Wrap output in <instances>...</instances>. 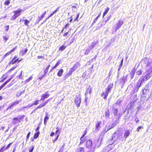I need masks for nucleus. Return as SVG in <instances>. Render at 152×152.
Here are the masks:
<instances>
[{
    "mask_svg": "<svg viewBox=\"0 0 152 152\" xmlns=\"http://www.w3.org/2000/svg\"><path fill=\"white\" fill-rule=\"evenodd\" d=\"M42 18H41V16H39L38 19L39 20V21L41 20Z\"/></svg>",
    "mask_w": 152,
    "mask_h": 152,
    "instance_id": "obj_64",
    "label": "nucleus"
},
{
    "mask_svg": "<svg viewBox=\"0 0 152 152\" xmlns=\"http://www.w3.org/2000/svg\"><path fill=\"white\" fill-rule=\"evenodd\" d=\"M130 134V131L129 130H126L124 134V140H125L129 136Z\"/></svg>",
    "mask_w": 152,
    "mask_h": 152,
    "instance_id": "obj_15",
    "label": "nucleus"
},
{
    "mask_svg": "<svg viewBox=\"0 0 152 152\" xmlns=\"http://www.w3.org/2000/svg\"><path fill=\"white\" fill-rule=\"evenodd\" d=\"M60 7H58L56 10H55L53 12V13L55 14L56 12L58 10Z\"/></svg>",
    "mask_w": 152,
    "mask_h": 152,
    "instance_id": "obj_55",
    "label": "nucleus"
},
{
    "mask_svg": "<svg viewBox=\"0 0 152 152\" xmlns=\"http://www.w3.org/2000/svg\"><path fill=\"white\" fill-rule=\"evenodd\" d=\"M49 119V117L48 116V113H47L44 118V124L45 125H46L47 121Z\"/></svg>",
    "mask_w": 152,
    "mask_h": 152,
    "instance_id": "obj_23",
    "label": "nucleus"
},
{
    "mask_svg": "<svg viewBox=\"0 0 152 152\" xmlns=\"http://www.w3.org/2000/svg\"><path fill=\"white\" fill-rule=\"evenodd\" d=\"M15 76V75H11V77L7 80L4 83L6 85L10 81L11 79L14 77Z\"/></svg>",
    "mask_w": 152,
    "mask_h": 152,
    "instance_id": "obj_26",
    "label": "nucleus"
},
{
    "mask_svg": "<svg viewBox=\"0 0 152 152\" xmlns=\"http://www.w3.org/2000/svg\"><path fill=\"white\" fill-rule=\"evenodd\" d=\"M109 92L106 91L105 92H103L101 95L102 96H104L103 98L105 99H106L108 95Z\"/></svg>",
    "mask_w": 152,
    "mask_h": 152,
    "instance_id": "obj_20",
    "label": "nucleus"
},
{
    "mask_svg": "<svg viewBox=\"0 0 152 152\" xmlns=\"http://www.w3.org/2000/svg\"><path fill=\"white\" fill-rule=\"evenodd\" d=\"M86 141V140L85 138H84V137L81 136L80 138V141L79 145L83 143Z\"/></svg>",
    "mask_w": 152,
    "mask_h": 152,
    "instance_id": "obj_19",
    "label": "nucleus"
},
{
    "mask_svg": "<svg viewBox=\"0 0 152 152\" xmlns=\"http://www.w3.org/2000/svg\"><path fill=\"white\" fill-rule=\"evenodd\" d=\"M31 132H29L28 133V134L27 135V136H26V140L27 141L28 140L29 138L30 135V134H31Z\"/></svg>",
    "mask_w": 152,
    "mask_h": 152,
    "instance_id": "obj_54",
    "label": "nucleus"
},
{
    "mask_svg": "<svg viewBox=\"0 0 152 152\" xmlns=\"http://www.w3.org/2000/svg\"><path fill=\"white\" fill-rule=\"evenodd\" d=\"M50 96V94H49L48 91L45 92V94H42L41 96L40 100L44 101L45 99L48 98Z\"/></svg>",
    "mask_w": 152,
    "mask_h": 152,
    "instance_id": "obj_6",
    "label": "nucleus"
},
{
    "mask_svg": "<svg viewBox=\"0 0 152 152\" xmlns=\"http://www.w3.org/2000/svg\"><path fill=\"white\" fill-rule=\"evenodd\" d=\"M98 18L97 17H96L94 20V21L93 22V23L92 24H93L94 23H95V22H96L97 21V20L98 19Z\"/></svg>",
    "mask_w": 152,
    "mask_h": 152,
    "instance_id": "obj_51",
    "label": "nucleus"
},
{
    "mask_svg": "<svg viewBox=\"0 0 152 152\" xmlns=\"http://www.w3.org/2000/svg\"><path fill=\"white\" fill-rule=\"evenodd\" d=\"M69 32H65L63 35V36L64 37H66L67 36Z\"/></svg>",
    "mask_w": 152,
    "mask_h": 152,
    "instance_id": "obj_57",
    "label": "nucleus"
},
{
    "mask_svg": "<svg viewBox=\"0 0 152 152\" xmlns=\"http://www.w3.org/2000/svg\"><path fill=\"white\" fill-rule=\"evenodd\" d=\"M43 56H37V58L38 59H39L43 58Z\"/></svg>",
    "mask_w": 152,
    "mask_h": 152,
    "instance_id": "obj_61",
    "label": "nucleus"
},
{
    "mask_svg": "<svg viewBox=\"0 0 152 152\" xmlns=\"http://www.w3.org/2000/svg\"><path fill=\"white\" fill-rule=\"evenodd\" d=\"M40 128V126H38V127H37L36 129V131L37 132H38V131H39V129Z\"/></svg>",
    "mask_w": 152,
    "mask_h": 152,
    "instance_id": "obj_58",
    "label": "nucleus"
},
{
    "mask_svg": "<svg viewBox=\"0 0 152 152\" xmlns=\"http://www.w3.org/2000/svg\"><path fill=\"white\" fill-rule=\"evenodd\" d=\"M10 3V1L9 0H6L4 3V4L5 5H8Z\"/></svg>",
    "mask_w": 152,
    "mask_h": 152,
    "instance_id": "obj_38",
    "label": "nucleus"
},
{
    "mask_svg": "<svg viewBox=\"0 0 152 152\" xmlns=\"http://www.w3.org/2000/svg\"><path fill=\"white\" fill-rule=\"evenodd\" d=\"M144 81V78H140L139 80L137 83V86L138 88L141 86L142 83Z\"/></svg>",
    "mask_w": 152,
    "mask_h": 152,
    "instance_id": "obj_10",
    "label": "nucleus"
},
{
    "mask_svg": "<svg viewBox=\"0 0 152 152\" xmlns=\"http://www.w3.org/2000/svg\"><path fill=\"white\" fill-rule=\"evenodd\" d=\"M6 85L3 83L0 86V91Z\"/></svg>",
    "mask_w": 152,
    "mask_h": 152,
    "instance_id": "obj_53",
    "label": "nucleus"
},
{
    "mask_svg": "<svg viewBox=\"0 0 152 152\" xmlns=\"http://www.w3.org/2000/svg\"><path fill=\"white\" fill-rule=\"evenodd\" d=\"M40 134V132L39 131H38V132H37L36 133H35L34 136H33V138L34 139H36L37 138H38L39 137V135Z\"/></svg>",
    "mask_w": 152,
    "mask_h": 152,
    "instance_id": "obj_27",
    "label": "nucleus"
},
{
    "mask_svg": "<svg viewBox=\"0 0 152 152\" xmlns=\"http://www.w3.org/2000/svg\"><path fill=\"white\" fill-rule=\"evenodd\" d=\"M75 15H72L70 17V18H69V19H70V20L69 21V22L70 23H71L72 21V20H73L72 16L75 17Z\"/></svg>",
    "mask_w": 152,
    "mask_h": 152,
    "instance_id": "obj_52",
    "label": "nucleus"
},
{
    "mask_svg": "<svg viewBox=\"0 0 152 152\" xmlns=\"http://www.w3.org/2000/svg\"><path fill=\"white\" fill-rule=\"evenodd\" d=\"M80 65V64H79L78 65L77 64H75L74 65L73 67L70 68V69L73 72L77 69V68Z\"/></svg>",
    "mask_w": 152,
    "mask_h": 152,
    "instance_id": "obj_13",
    "label": "nucleus"
},
{
    "mask_svg": "<svg viewBox=\"0 0 152 152\" xmlns=\"http://www.w3.org/2000/svg\"><path fill=\"white\" fill-rule=\"evenodd\" d=\"M32 78H33V77L32 76H30L28 79L26 80L25 82H28L29 81H30V80H31L32 79Z\"/></svg>",
    "mask_w": 152,
    "mask_h": 152,
    "instance_id": "obj_44",
    "label": "nucleus"
},
{
    "mask_svg": "<svg viewBox=\"0 0 152 152\" xmlns=\"http://www.w3.org/2000/svg\"><path fill=\"white\" fill-rule=\"evenodd\" d=\"M50 65H48L47 67L44 69V74L46 75L47 73L48 72L49 68L50 67Z\"/></svg>",
    "mask_w": 152,
    "mask_h": 152,
    "instance_id": "obj_30",
    "label": "nucleus"
},
{
    "mask_svg": "<svg viewBox=\"0 0 152 152\" xmlns=\"http://www.w3.org/2000/svg\"><path fill=\"white\" fill-rule=\"evenodd\" d=\"M72 72H73L70 69V70L69 71V72H68L67 74L64 77L65 78V79H66L68 77V75H69V76L71 75H72Z\"/></svg>",
    "mask_w": 152,
    "mask_h": 152,
    "instance_id": "obj_33",
    "label": "nucleus"
},
{
    "mask_svg": "<svg viewBox=\"0 0 152 152\" xmlns=\"http://www.w3.org/2000/svg\"><path fill=\"white\" fill-rule=\"evenodd\" d=\"M21 101V100H16V101H15V102H13V103H12V104H11V105H10L9 106L8 108H7V109H10L11 108V107L13 106H15L16 105H17L18 104H19V102Z\"/></svg>",
    "mask_w": 152,
    "mask_h": 152,
    "instance_id": "obj_11",
    "label": "nucleus"
},
{
    "mask_svg": "<svg viewBox=\"0 0 152 152\" xmlns=\"http://www.w3.org/2000/svg\"><path fill=\"white\" fill-rule=\"evenodd\" d=\"M22 60V58H21L20 59H19V58H17V56H15L8 63V65L10 66L11 65H13L15 64L16 63H19Z\"/></svg>",
    "mask_w": 152,
    "mask_h": 152,
    "instance_id": "obj_2",
    "label": "nucleus"
},
{
    "mask_svg": "<svg viewBox=\"0 0 152 152\" xmlns=\"http://www.w3.org/2000/svg\"><path fill=\"white\" fill-rule=\"evenodd\" d=\"M55 133L54 132H52L51 133L50 136L51 137H53Z\"/></svg>",
    "mask_w": 152,
    "mask_h": 152,
    "instance_id": "obj_60",
    "label": "nucleus"
},
{
    "mask_svg": "<svg viewBox=\"0 0 152 152\" xmlns=\"http://www.w3.org/2000/svg\"><path fill=\"white\" fill-rule=\"evenodd\" d=\"M17 48V46H15L14 48H13L10 51L7 52L4 56L3 57V59H4L5 58V57L7 56L10 55L12 53L14 52L15 50Z\"/></svg>",
    "mask_w": 152,
    "mask_h": 152,
    "instance_id": "obj_8",
    "label": "nucleus"
},
{
    "mask_svg": "<svg viewBox=\"0 0 152 152\" xmlns=\"http://www.w3.org/2000/svg\"><path fill=\"white\" fill-rule=\"evenodd\" d=\"M22 12V10L20 9H18V10L14 11L13 12L14 14L10 18V20L13 21L16 19L21 15V12Z\"/></svg>",
    "mask_w": 152,
    "mask_h": 152,
    "instance_id": "obj_1",
    "label": "nucleus"
},
{
    "mask_svg": "<svg viewBox=\"0 0 152 152\" xmlns=\"http://www.w3.org/2000/svg\"><path fill=\"white\" fill-rule=\"evenodd\" d=\"M118 137L119 138V140L121 141H123L124 140V137L122 136L121 134L120 136H118Z\"/></svg>",
    "mask_w": 152,
    "mask_h": 152,
    "instance_id": "obj_47",
    "label": "nucleus"
},
{
    "mask_svg": "<svg viewBox=\"0 0 152 152\" xmlns=\"http://www.w3.org/2000/svg\"><path fill=\"white\" fill-rule=\"evenodd\" d=\"M113 110V114L115 116H118V110L117 109L115 108Z\"/></svg>",
    "mask_w": 152,
    "mask_h": 152,
    "instance_id": "obj_31",
    "label": "nucleus"
},
{
    "mask_svg": "<svg viewBox=\"0 0 152 152\" xmlns=\"http://www.w3.org/2000/svg\"><path fill=\"white\" fill-rule=\"evenodd\" d=\"M75 102L76 104V106L77 107L80 106V104L81 102V100L80 95L76 96L75 99Z\"/></svg>",
    "mask_w": 152,
    "mask_h": 152,
    "instance_id": "obj_3",
    "label": "nucleus"
},
{
    "mask_svg": "<svg viewBox=\"0 0 152 152\" xmlns=\"http://www.w3.org/2000/svg\"><path fill=\"white\" fill-rule=\"evenodd\" d=\"M17 66H14L12 68H11L10 69H9L8 71L7 72H11L12 70L15 69L17 67Z\"/></svg>",
    "mask_w": 152,
    "mask_h": 152,
    "instance_id": "obj_42",
    "label": "nucleus"
},
{
    "mask_svg": "<svg viewBox=\"0 0 152 152\" xmlns=\"http://www.w3.org/2000/svg\"><path fill=\"white\" fill-rule=\"evenodd\" d=\"M34 146H31V148H29V152H32L34 149Z\"/></svg>",
    "mask_w": 152,
    "mask_h": 152,
    "instance_id": "obj_49",
    "label": "nucleus"
},
{
    "mask_svg": "<svg viewBox=\"0 0 152 152\" xmlns=\"http://www.w3.org/2000/svg\"><path fill=\"white\" fill-rule=\"evenodd\" d=\"M87 129H86V130H85V131L83 132V135L82 136H83V137H84L87 134Z\"/></svg>",
    "mask_w": 152,
    "mask_h": 152,
    "instance_id": "obj_50",
    "label": "nucleus"
},
{
    "mask_svg": "<svg viewBox=\"0 0 152 152\" xmlns=\"http://www.w3.org/2000/svg\"><path fill=\"white\" fill-rule=\"evenodd\" d=\"M123 58H122L121 60V63L118 66V71H119L120 70L121 68V67L122 66L123 64Z\"/></svg>",
    "mask_w": 152,
    "mask_h": 152,
    "instance_id": "obj_32",
    "label": "nucleus"
},
{
    "mask_svg": "<svg viewBox=\"0 0 152 152\" xmlns=\"http://www.w3.org/2000/svg\"><path fill=\"white\" fill-rule=\"evenodd\" d=\"M54 14V13L53 12L52 13H51L50 14V15H49L48 17L47 18V19H49L50 17L52 16Z\"/></svg>",
    "mask_w": 152,
    "mask_h": 152,
    "instance_id": "obj_56",
    "label": "nucleus"
},
{
    "mask_svg": "<svg viewBox=\"0 0 152 152\" xmlns=\"http://www.w3.org/2000/svg\"><path fill=\"white\" fill-rule=\"evenodd\" d=\"M152 76L151 74L149 73L145 75V80H148L150 77H151Z\"/></svg>",
    "mask_w": 152,
    "mask_h": 152,
    "instance_id": "obj_34",
    "label": "nucleus"
},
{
    "mask_svg": "<svg viewBox=\"0 0 152 152\" xmlns=\"http://www.w3.org/2000/svg\"><path fill=\"white\" fill-rule=\"evenodd\" d=\"M13 121H14V122L15 123H16L17 122V121H18V122H20V121L19 119V118L17 117H15L13 118Z\"/></svg>",
    "mask_w": 152,
    "mask_h": 152,
    "instance_id": "obj_39",
    "label": "nucleus"
},
{
    "mask_svg": "<svg viewBox=\"0 0 152 152\" xmlns=\"http://www.w3.org/2000/svg\"><path fill=\"white\" fill-rule=\"evenodd\" d=\"M63 70L62 69H60L58 71L57 73V75H58V76L59 77H61L63 74Z\"/></svg>",
    "mask_w": 152,
    "mask_h": 152,
    "instance_id": "obj_25",
    "label": "nucleus"
},
{
    "mask_svg": "<svg viewBox=\"0 0 152 152\" xmlns=\"http://www.w3.org/2000/svg\"><path fill=\"white\" fill-rule=\"evenodd\" d=\"M85 145L87 148H91L92 145V141L90 139L86 141L85 144Z\"/></svg>",
    "mask_w": 152,
    "mask_h": 152,
    "instance_id": "obj_9",
    "label": "nucleus"
},
{
    "mask_svg": "<svg viewBox=\"0 0 152 152\" xmlns=\"http://www.w3.org/2000/svg\"><path fill=\"white\" fill-rule=\"evenodd\" d=\"M12 142H10V143L7 145V146L5 147V148L4 149H3L4 148L5 146H4L0 149V152H3V151L4 150H5L7 149L12 144Z\"/></svg>",
    "mask_w": 152,
    "mask_h": 152,
    "instance_id": "obj_17",
    "label": "nucleus"
},
{
    "mask_svg": "<svg viewBox=\"0 0 152 152\" xmlns=\"http://www.w3.org/2000/svg\"><path fill=\"white\" fill-rule=\"evenodd\" d=\"M69 24L68 23H66L64 26V27L63 28V29L62 30V31H63L64 30V28H66L68 27H69Z\"/></svg>",
    "mask_w": 152,
    "mask_h": 152,
    "instance_id": "obj_43",
    "label": "nucleus"
},
{
    "mask_svg": "<svg viewBox=\"0 0 152 152\" xmlns=\"http://www.w3.org/2000/svg\"><path fill=\"white\" fill-rule=\"evenodd\" d=\"M142 71L141 70H139L137 71V74L138 75H140L142 74Z\"/></svg>",
    "mask_w": 152,
    "mask_h": 152,
    "instance_id": "obj_46",
    "label": "nucleus"
},
{
    "mask_svg": "<svg viewBox=\"0 0 152 152\" xmlns=\"http://www.w3.org/2000/svg\"><path fill=\"white\" fill-rule=\"evenodd\" d=\"M17 48V46H15L14 48H13L10 51L7 52L4 56L3 57V59H4L5 58V57L7 56L10 55L12 53L14 52L15 50Z\"/></svg>",
    "mask_w": 152,
    "mask_h": 152,
    "instance_id": "obj_7",
    "label": "nucleus"
},
{
    "mask_svg": "<svg viewBox=\"0 0 152 152\" xmlns=\"http://www.w3.org/2000/svg\"><path fill=\"white\" fill-rule=\"evenodd\" d=\"M143 60L144 61L145 63V62H146V61L148 62V64L147 65V66H148L149 65L150 63L148 61V58H145L143 59Z\"/></svg>",
    "mask_w": 152,
    "mask_h": 152,
    "instance_id": "obj_40",
    "label": "nucleus"
},
{
    "mask_svg": "<svg viewBox=\"0 0 152 152\" xmlns=\"http://www.w3.org/2000/svg\"><path fill=\"white\" fill-rule=\"evenodd\" d=\"M135 121H136V123H137L138 122L139 120V119H138V118H135Z\"/></svg>",
    "mask_w": 152,
    "mask_h": 152,
    "instance_id": "obj_59",
    "label": "nucleus"
},
{
    "mask_svg": "<svg viewBox=\"0 0 152 152\" xmlns=\"http://www.w3.org/2000/svg\"><path fill=\"white\" fill-rule=\"evenodd\" d=\"M45 75H43L42 77H39V80H41L42 78Z\"/></svg>",
    "mask_w": 152,
    "mask_h": 152,
    "instance_id": "obj_63",
    "label": "nucleus"
},
{
    "mask_svg": "<svg viewBox=\"0 0 152 152\" xmlns=\"http://www.w3.org/2000/svg\"><path fill=\"white\" fill-rule=\"evenodd\" d=\"M4 28L5 29V31H8L9 29V25L6 26H5Z\"/></svg>",
    "mask_w": 152,
    "mask_h": 152,
    "instance_id": "obj_45",
    "label": "nucleus"
},
{
    "mask_svg": "<svg viewBox=\"0 0 152 152\" xmlns=\"http://www.w3.org/2000/svg\"><path fill=\"white\" fill-rule=\"evenodd\" d=\"M101 124L102 121H99L96 123L95 124V129L96 131L99 130V128L100 127V125Z\"/></svg>",
    "mask_w": 152,
    "mask_h": 152,
    "instance_id": "obj_12",
    "label": "nucleus"
},
{
    "mask_svg": "<svg viewBox=\"0 0 152 152\" xmlns=\"http://www.w3.org/2000/svg\"><path fill=\"white\" fill-rule=\"evenodd\" d=\"M56 129H57V130L55 132L56 135H55V138L54 140H53V143H54L56 141L58 140L61 132L60 129H58V127H56Z\"/></svg>",
    "mask_w": 152,
    "mask_h": 152,
    "instance_id": "obj_4",
    "label": "nucleus"
},
{
    "mask_svg": "<svg viewBox=\"0 0 152 152\" xmlns=\"http://www.w3.org/2000/svg\"><path fill=\"white\" fill-rule=\"evenodd\" d=\"M7 77H4V78H3V79L0 82H3L6 79Z\"/></svg>",
    "mask_w": 152,
    "mask_h": 152,
    "instance_id": "obj_62",
    "label": "nucleus"
},
{
    "mask_svg": "<svg viewBox=\"0 0 152 152\" xmlns=\"http://www.w3.org/2000/svg\"><path fill=\"white\" fill-rule=\"evenodd\" d=\"M105 115L106 118H109L110 116V111L109 109L105 112Z\"/></svg>",
    "mask_w": 152,
    "mask_h": 152,
    "instance_id": "obj_22",
    "label": "nucleus"
},
{
    "mask_svg": "<svg viewBox=\"0 0 152 152\" xmlns=\"http://www.w3.org/2000/svg\"><path fill=\"white\" fill-rule=\"evenodd\" d=\"M60 64V61H58L56 62L55 65L54 66L52 67L51 68V69H50V72H51L54 69H55L58 65L59 64Z\"/></svg>",
    "mask_w": 152,
    "mask_h": 152,
    "instance_id": "obj_24",
    "label": "nucleus"
},
{
    "mask_svg": "<svg viewBox=\"0 0 152 152\" xmlns=\"http://www.w3.org/2000/svg\"><path fill=\"white\" fill-rule=\"evenodd\" d=\"M79 15H80V13H78L77 14V15L76 16H75V18L74 19V21H78V18L79 17Z\"/></svg>",
    "mask_w": 152,
    "mask_h": 152,
    "instance_id": "obj_36",
    "label": "nucleus"
},
{
    "mask_svg": "<svg viewBox=\"0 0 152 152\" xmlns=\"http://www.w3.org/2000/svg\"><path fill=\"white\" fill-rule=\"evenodd\" d=\"M50 99H48L46 100V101H45V102H44L42 104H39L35 109V110L38 109H40L41 108H42L44 106H45L46 104L48 103V102L50 101Z\"/></svg>",
    "mask_w": 152,
    "mask_h": 152,
    "instance_id": "obj_5",
    "label": "nucleus"
},
{
    "mask_svg": "<svg viewBox=\"0 0 152 152\" xmlns=\"http://www.w3.org/2000/svg\"><path fill=\"white\" fill-rule=\"evenodd\" d=\"M123 23L124 22L123 21L120 20H119L118 21V23L116 25V29H119L122 25Z\"/></svg>",
    "mask_w": 152,
    "mask_h": 152,
    "instance_id": "obj_16",
    "label": "nucleus"
},
{
    "mask_svg": "<svg viewBox=\"0 0 152 152\" xmlns=\"http://www.w3.org/2000/svg\"><path fill=\"white\" fill-rule=\"evenodd\" d=\"M143 126H138L137 129L136 130L137 132H139L140 129H143Z\"/></svg>",
    "mask_w": 152,
    "mask_h": 152,
    "instance_id": "obj_48",
    "label": "nucleus"
},
{
    "mask_svg": "<svg viewBox=\"0 0 152 152\" xmlns=\"http://www.w3.org/2000/svg\"><path fill=\"white\" fill-rule=\"evenodd\" d=\"M66 46L63 45L59 47V50L60 51H62L66 48Z\"/></svg>",
    "mask_w": 152,
    "mask_h": 152,
    "instance_id": "obj_29",
    "label": "nucleus"
},
{
    "mask_svg": "<svg viewBox=\"0 0 152 152\" xmlns=\"http://www.w3.org/2000/svg\"><path fill=\"white\" fill-rule=\"evenodd\" d=\"M3 37L4 43H5L9 39V37L6 36H3Z\"/></svg>",
    "mask_w": 152,
    "mask_h": 152,
    "instance_id": "obj_35",
    "label": "nucleus"
},
{
    "mask_svg": "<svg viewBox=\"0 0 152 152\" xmlns=\"http://www.w3.org/2000/svg\"><path fill=\"white\" fill-rule=\"evenodd\" d=\"M85 150V149L84 147H79L77 148L76 152H84Z\"/></svg>",
    "mask_w": 152,
    "mask_h": 152,
    "instance_id": "obj_14",
    "label": "nucleus"
},
{
    "mask_svg": "<svg viewBox=\"0 0 152 152\" xmlns=\"http://www.w3.org/2000/svg\"><path fill=\"white\" fill-rule=\"evenodd\" d=\"M28 50V49L27 48H26L24 50H22L20 52V54L22 56H23L25 54Z\"/></svg>",
    "mask_w": 152,
    "mask_h": 152,
    "instance_id": "obj_21",
    "label": "nucleus"
},
{
    "mask_svg": "<svg viewBox=\"0 0 152 152\" xmlns=\"http://www.w3.org/2000/svg\"><path fill=\"white\" fill-rule=\"evenodd\" d=\"M110 8L108 7H107L105 10L104 12L103 13V17L102 18H103L104 16L107 13L108 11L109 10Z\"/></svg>",
    "mask_w": 152,
    "mask_h": 152,
    "instance_id": "obj_28",
    "label": "nucleus"
},
{
    "mask_svg": "<svg viewBox=\"0 0 152 152\" xmlns=\"http://www.w3.org/2000/svg\"><path fill=\"white\" fill-rule=\"evenodd\" d=\"M29 23V21L27 20L26 19L24 20V24L26 26H28V24Z\"/></svg>",
    "mask_w": 152,
    "mask_h": 152,
    "instance_id": "obj_41",
    "label": "nucleus"
},
{
    "mask_svg": "<svg viewBox=\"0 0 152 152\" xmlns=\"http://www.w3.org/2000/svg\"><path fill=\"white\" fill-rule=\"evenodd\" d=\"M113 83H111L107 87V89H106V91L109 92L110 91L111 89L113 87Z\"/></svg>",
    "mask_w": 152,
    "mask_h": 152,
    "instance_id": "obj_18",
    "label": "nucleus"
},
{
    "mask_svg": "<svg viewBox=\"0 0 152 152\" xmlns=\"http://www.w3.org/2000/svg\"><path fill=\"white\" fill-rule=\"evenodd\" d=\"M39 102V100L37 99H36L34 101V102L33 103L31 104V106L34 105H37Z\"/></svg>",
    "mask_w": 152,
    "mask_h": 152,
    "instance_id": "obj_37",
    "label": "nucleus"
}]
</instances>
